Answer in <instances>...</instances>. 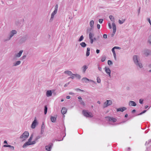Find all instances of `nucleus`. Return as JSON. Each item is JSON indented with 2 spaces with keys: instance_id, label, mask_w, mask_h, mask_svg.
<instances>
[{
  "instance_id": "obj_26",
  "label": "nucleus",
  "mask_w": 151,
  "mask_h": 151,
  "mask_svg": "<svg viewBox=\"0 0 151 151\" xmlns=\"http://www.w3.org/2000/svg\"><path fill=\"white\" fill-rule=\"evenodd\" d=\"M90 49L89 47H88L87 49L86 55L87 57L88 56L90 55Z\"/></svg>"
},
{
  "instance_id": "obj_29",
  "label": "nucleus",
  "mask_w": 151,
  "mask_h": 151,
  "mask_svg": "<svg viewBox=\"0 0 151 151\" xmlns=\"http://www.w3.org/2000/svg\"><path fill=\"white\" fill-rule=\"evenodd\" d=\"M106 59V56L105 55H103L101 57V61L104 62Z\"/></svg>"
},
{
  "instance_id": "obj_46",
  "label": "nucleus",
  "mask_w": 151,
  "mask_h": 151,
  "mask_svg": "<svg viewBox=\"0 0 151 151\" xmlns=\"http://www.w3.org/2000/svg\"><path fill=\"white\" fill-rule=\"evenodd\" d=\"M3 147H12V146L9 145H4L3 146Z\"/></svg>"
},
{
  "instance_id": "obj_52",
  "label": "nucleus",
  "mask_w": 151,
  "mask_h": 151,
  "mask_svg": "<svg viewBox=\"0 0 151 151\" xmlns=\"http://www.w3.org/2000/svg\"><path fill=\"white\" fill-rule=\"evenodd\" d=\"M115 49H120L121 48L119 47L115 46L114 47Z\"/></svg>"
},
{
  "instance_id": "obj_22",
  "label": "nucleus",
  "mask_w": 151,
  "mask_h": 151,
  "mask_svg": "<svg viewBox=\"0 0 151 151\" xmlns=\"http://www.w3.org/2000/svg\"><path fill=\"white\" fill-rule=\"evenodd\" d=\"M67 110L65 107L63 108L61 110V112L62 114H65L67 111Z\"/></svg>"
},
{
  "instance_id": "obj_15",
  "label": "nucleus",
  "mask_w": 151,
  "mask_h": 151,
  "mask_svg": "<svg viewBox=\"0 0 151 151\" xmlns=\"http://www.w3.org/2000/svg\"><path fill=\"white\" fill-rule=\"evenodd\" d=\"M88 68V67L86 65H84L81 68V69L82 70V72L83 73H85L86 69Z\"/></svg>"
},
{
  "instance_id": "obj_11",
  "label": "nucleus",
  "mask_w": 151,
  "mask_h": 151,
  "mask_svg": "<svg viewBox=\"0 0 151 151\" xmlns=\"http://www.w3.org/2000/svg\"><path fill=\"white\" fill-rule=\"evenodd\" d=\"M53 145V144L51 143H49L48 145L45 146V150L48 151H50Z\"/></svg>"
},
{
  "instance_id": "obj_13",
  "label": "nucleus",
  "mask_w": 151,
  "mask_h": 151,
  "mask_svg": "<svg viewBox=\"0 0 151 151\" xmlns=\"http://www.w3.org/2000/svg\"><path fill=\"white\" fill-rule=\"evenodd\" d=\"M21 63V61L20 60H18L15 62L13 64V66H17L19 65Z\"/></svg>"
},
{
  "instance_id": "obj_7",
  "label": "nucleus",
  "mask_w": 151,
  "mask_h": 151,
  "mask_svg": "<svg viewBox=\"0 0 151 151\" xmlns=\"http://www.w3.org/2000/svg\"><path fill=\"white\" fill-rule=\"evenodd\" d=\"M28 36L26 35L23 36L20 39V42L22 43L25 42L28 39Z\"/></svg>"
},
{
  "instance_id": "obj_18",
  "label": "nucleus",
  "mask_w": 151,
  "mask_h": 151,
  "mask_svg": "<svg viewBox=\"0 0 151 151\" xmlns=\"http://www.w3.org/2000/svg\"><path fill=\"white\" fill-rule=\"evenodd\" d=\"M129 106H135L137 104L134 101H131L129 102Z\"/></svg>"
},
{
  "instance_id": "obj_40",
  "label": "nucleus",
  "mask_w": 151,
  "mask_h": 151,
  "mask_svg": "<svg viewBox=\"0 0 151 151\" xmlns=\"http://www.w3.org/2000/svg\"><path fill=\"white\" fill-rule=\"evenodd\" d=\"M108 64L109 65H112L113 64L112 62L110 60L108 61Z\"/></svg>"
},
{
  "instance_id": "obj_1",
  "label": "nucleus",
  "mask_w": 151,
  "mask_h": 151,
  "mask_svg": "<svg viewBox=\"0 0 151 151\" xmlns=\"http://www.w3.org/2000/svg\"><path fill=\"white\" fill-rule=\"evenodd\" d=\"M133 60L135 65L140 68L143 67L142 64L141 63L139 57L137 55H134L133 56Z\"/></svg>"
},
{
  "instance_id": "obj_51",
  "label": "nucleus",
  "mask_w": 151,
  "mask_h": 151,
  "mask_svg": "<svg viewBox=\"0 0 151 151\" xmlns=\"http://www.w3.org/2000/svg\"><path fill=\"white\" fill-rule=\"evenodd\" d=\"M73 75H72L71 76H71L69 78H71L72 79H73L74 78V76H75V74H73Z\"/></svg>"
},
{
  "instance_id": "obj_64",
  "label": "nucleus",
  "mask_w": 151,
  "mask_h": 151,
  "mask_svg": "<svg viewBox=\"0 0 151 151\" xmlns=\"http://www.w3.org/2000/svg\"><path fill=\"white\" fill-rule=\"evenodd\" d=\"M98 69L100 71H101V70H102V68L101 67H98Z\"/></svg>"
},
{
  "instance_id": "obj_44",
  "label": "nucleus",
  "mask_w": 151,
  "mask_h": 151,
  "mask_svg": "<svg viewBox=\"0 0 151 151\" xmlns=\"http://www.w3.org/2000/svg\"><path fill=\"white\" fill-rule=\"evenodd\" d=\"M36 141H35H35H32V142H30L29 143V144H30V145L35 144L36 143Z\"/></svg>"
},
{
  "instance_id": "obj_42",
  "label": "nucleus",
  "mask_w": 151,
  "mask_h": 151,
  "mask_svg": "<svg viewBox=\"0 0 151 151\" xmlns=\"http://www.w3.org/2000/svg\"><path fill=\"white\" fill-rule=\"evenodd\" d=\"M151 42V34L148 37V42Z\"/></svg>"
},
{
  "instance_id": "obj_57",
  "label": "nucleus",
  "mask_w": 151,
  "mask_h": 151,
  "mask_svg": "<svg viewBox=\"0 0 151 151\" xmlns=\"http://www.w3.org/2000/svg\"><path fill=\"white\" fill-rule=\"evenodd\" d=\"M90 42L91 43V44H92L93 43V39H90Z\"/></svg>"
},
{
  "instance_id": "obj_10",
  "label": "nucleus",
  "mask_w": 151,
  "mask_h": 151,
  "mask_svg": "<svg viewBox=\"0 0 151 151\" xmlns=\"http://www.w3.org/2000/svg\"><path fill=\"white\" fill-rule=\"evenodd\" d=\"M37 124V121L36 120V118L35 117V119L34 121L32 122L31 126V127L32 129H34L35 128Z\"/></svg>"
},
{
  "instance_id": "obj_48",
  "label": "nucleus",
  "mask_w": 151,
  "mask_h": 151,
  "mask_svg": "<svg viewBox=\"0 0 151 151\" xmlns=\"http://www.w3.org/2000/svg\"><path fill=\"white\" fill-rule=\"evenodd\" d=\"M26 57V55H23L22 57L20 58V60H23Z\"/></svg>"
},
{
  "instance_id": "obj_56",
  "label": "nucleus",
  "mask_w": 151,
  "mask_h": 151,
  "mask_svg": "<svg viewBox=\"0 0 151 151\" xmlns=\"http://www.w3.org/2000/svg\"><path fill=\"white\" fill-rule=\"evenodd\" d=\"M115 49L113 47L112 49H111V51H112V52H113V53H115V50H114Z\"/></svg>"
},
{
  "instance_id": "obj_12",
  "label": "nucleus",
  "mask_w": 151,
  "mask_h": 151,
  "mask_svg": "<svg viewBox=\"0 0 151 151\" xmlns=\"http://www.w3.org/2000/svg\"><path fill=\"white\" fill-rule=\"evenodd\" d=\"M104 69L106 73L109 75V77H111V70L110 69L106 67H105Z\"/></svg>"
},
{
  "instance_id": "obj_14",
  "label": "nucleus",
  "mask_w": 151,
  "mask_h": 151,
  "mask_svg": "<svg viewBox=\"0 0 151 151\" xmlns=\"http://www.w3.org/2000/svg\"><path fill=\"white\" fill-rule=\"evenodd\" d=\"M58 4H56L55 7V9L53 12L52 13V14L54 15H55L57 13L58 9Z\"/></svg>"
},
{
  "instance_id": "obj_17",
  "label": "nucleus",
  "mask_w": 151,
  "mask_h": 151,
  "mask_svg": "<svg viewBox=\"0 0 151 151\" xmlns=\"http://www.w3.org/2000/svg\"><path fill=\"white\" fill-rule=\"evenodd\" d=\"M126 109H127L125 107H122L121 108L116 109L117 111H120L122 112H123L124 111L126 110Z\"/></svg>"
},
{
  "instance_id": "obj_25",
  "label": "nucleus",
  "mask_w": 151,
  "mask_h": 151,
  "mask_svg": "<svg viewBox=\"0 0 151 151\" xmlns=\"http://www.w3.org/2000/svg\"><path fill=\"white\" fill-rule=\"evenodd\" d=\"M109 18L110 19V20L113 23H114L115 22V19L114 17L111 15H110L109 16Z\"/></svg>"
},
{
  "instance_id": "obj_50",
  "label": "nucleus",
  "mask_w": 151,
  "mask_h": 151,
  "mask_svg": "<svg viewBox=\"0 0 151 151\" xmlns=\"http://www.w3.org/2000/svg\"><path fill=\"white\" fill-rule=\"evenodd\" d=\"M151 140H149L148 141V142H146V143H145V145H147L148 144H149V143L151 142Z\"/></svg>"
},
{
  "instance_id": "obj_49",
  "label": "nucleus",
  "mask_w": 151,
  "mask_h": 151,
  "mask_svg": "<svg viewBox=\"0 0 151 151\" xmlns=\"http://www.w3.org/2000/svg\"><path fill=\"white\" fill-rule=\"evenodd\" d=\"M44 132V129H41V131H40V134H43Z\"/></svg>"
},
{
  "instance_id": "obj_55",
  "label": "nucleus",
  "mask_w": 151,
  "mask_h": 151,
  "mask_svg": "<svg viewBox=\"0 0 151 151\" xmlns=\"http://www.w3.org/2000/svg\"><path fill=\"white\" fill-rule=\"evenodd\" d=\"M103 37L104 38H107V35L106 34H104L103 35Z\"/></svg>"
},
{
  "instance_id": "obj_43",
  "label": "nucleus",
  "mask_w": 151,
  "mask_h": 151,
  "mask_svg": "<svg viewBox=\"0 0 151 151\" xmlns=\"http://www.w3.org/2000/svg\"><path fill=\"white\" fill-rule=\"evenodd\" d=\"M41 129H45V125L43 122L42 124Z\"/></svg>"
},
{
  "instance_id": "obj_38",
  "label": "nucleus",
  "mask_w": 151,
  "mask_h": 151,
  "mask_svg": "<svg viewBox=\"0 0 151 151\" xmlns=\"http://www.w3.org/2000/svg\"><path fill=\"white\" fill-rule=\"evenodd\" d=\"M41 137L42 136L41 135L37 136L35 139V141H37L38 139H40Z\"/></svg>"
},
{
  "instance_id": "obj_19",
  "label": "nucleus",
  "mask_w": 151,
  "mask_h": 151,
  "mask_svg": "<svg viewBox=\"0 0 151 151\" xmlns=\"http://www.w3.org/2000/svg\"><path fill=\"white\" fill-rule=\"evenodd\" d=\"M23 52V50H20L19 53H17V54L15 55V57L17 58L20 57L21 56Z\"/></svg>"
},
{
  "instance_id": "obj_36",
  "label": "nucleus",
  "mask_w": 151,
  "mask_h": 151,
  "mask_svg": "<svg viewBox=\"0 0 151 151\" xmlns=\"http://www.w3.org/2000/svg\"><path fill=\"white\" fill-rule=\"evenodd\" d=\"M125 21V19H123L121 21L120 19L119 20V23L120 24H122L123 23H124Z\"/></svg>"
},
{
  "instance_id": "obj_32",
  "label": "nucleus",
  "mask_w": 151,
  "mask_h": 151,
  "mask_svg": "<svg viewBox=\"0 0 151 151\" xmlns=\"http://www.w3.org/2000/svg\"><path fill=\"white\" fill-rule=\"evenodd\" d=\"M54 15H54L51 14V17L50 20V22H52L53 20V19L54 18Z\"/></svg>"
},
{
  "instance_id": "obj_24",
  "label": "nucleus",
  "mask_w": 151,
  "mask_h": 151,
  "mask_svg": "<svg viewBox=\"0 0 151 151\" xmlns=\"http://www.w3.org/2000/svg\"><path fill=\"white\" fill-rule=\"evenodd\" d=\"M88 80H89V79L86 78H83L81 80L82 81L83 83H87L88 81Z\"/></svg>"
},
{
  "instance_id": "obj_30",
  "label": "nucleus",
  "mask_w": 151,
  "mask_h": 151,
  "mask_svg": "<svg viewBox=\"0 0 151 151\" xmlns=\"http://www.w3.org/2000/svg\"><path fill=\"white\" fill-rule=\"evenodd\" d=\"M93 34L91 33V32H90L89 34V39H93Z\"/></svg>"
},
{
  "instance_id": "obj_6",
  "label": "nucleus",
  "mask_w": 151,
  "mask_h": 151,
  "mask_svg": "<svg viewBox=\"0 0 151 151\" xmlns=\"http://www.w3.org/2000/svg\"><path fill=\"white\" fill-rule=\"evenodd\" d=\"M33 138V134H32L28 140V141L25 142L23 145L22 147L24 148L27 147V146L30 145V144L29 143L31 142V140Z\"/></svg>"
},
{
  "instance_id": "obj_8",
  "label": "nucleus",
  "mask_w": 151,
  "mask_h": 151,
  "mask_svg": "<svg viewBox=\"0 0 151 151\" xmlns=\"http://www.w3.org/2000/svg\"><path fill=\"white\" fill-rule=\"evenodd\" d=\"M94 24V21L93 20H91L90 22V25L91 27V28L89 29H88L87 31V33L88 32H90L91 30H92L93 29V25Z\"/></svg>"
},
{
  "instance_id": "obj_45",
  "label": "nucleus",
  "mask_w": 151,
  "mask_h": 151,
  "mask_svg": "<svg viewBox=\"0 0 151 151\" xmlns=\"http://www.w3.org/2000/svg\"><path fill=\"white\" fill-rule=\"evenodd\" d=\"M146 111H147L146 110H144L143 111L141 112V113H140V114H138V115H142V114H143V113H145Z\"/></svg>"
},
{
  "instance_id": "obj_33",
  "label": "nucleus",
  "mask_w": 151,
  "mask_h": 151,
  "mask_svg": "<svg viewBox=\"0 0 151 151\" xmlns=\"http://www.w3.org/2000/svg\"><path fill=\"white\" fill-rule=\"evenodd\" d=\"M79 102H80V104H81V105L83 106L85 105V103L84 101L82 100V99L79 100Z\"/></svg>"
},
{
  "instance_id": "obj_28",
  "label": "nucleus",
  "mask_w": 151,
  "mask_h": 151,
  "mask_svg": "<svg viewBox=\"0 0 151 151\" xmlns=\"http://www.w3.org/2000/svg\"><path fill=\"white\" fill-rule=\"evenodd\" d=\"M107 102L108 106L111 105L112 104V101L110 100H107Z\"/></svg>"
},
{
  "instance_id": "obj_5",
  "label": "nucleus",
  "mask_w": 151,
  "mask_h": 151,
  "mask_svg": "<svg viewBox=\"0 0 151 151\" xmlns=\"http://www.w3.org/2000/svg\"><path fill=\"white\" fill-rule=\"evenodd\" d=\"M142 53L146 56L151 55V50L148 49H145L142 52Z\"/></svg>"
},
{
  "instance_id": "obj_31",
  "label": "nucleus",
  "mask_w": 151,
  "mask_h": 151,
  "mask_svg": "<svg viewBox=\"0 0 151 151\" xmlns=\"http://www.w3.org/2000/svg\"><path fill=\"white\" fill-rule=\"evenodd\" d=\"M47 106H45L44 108V114H46L47 112Z\"/></svg>"
},
{
  "instance_id": "obj_3",
  "label": "nucleus",
  "mask_w": 151,
  "mask_h": 151,
  "mask_svg": "<svg viewBox=\"0 0 151 151\" xmlns=\"http://www.w3.org/2000/svg\"><path fill=\"white\" fill-rule=\"evenodd\" d=\"M29 134V133L28 132L25 131L20 136V138L22 139V141H24L28 138Z\"/></svg>"
},
{
  "instance_id": "obj_16",
  "label": "nucleus",
  "mask_w": 151,
  "mask_h": 151,
  "mask_svg": "<svg viewBox=\"0 0 151 151\" xmlns=\"http://www.w3.org/2000/svg\"><path fill=\"white\" fill-rule=\"evenodd\" d=\"M113 33H115L116 31V27L114 23H112Z\"/></svg>"
},
{
  "instance_id": "obj_53",
  "label": "nucleus",
  "mask_w": 151,
  "mask_h": 151,
  "mask_svg": "<svg viewBox=\"0 0 151 151\" xmlns=\"http://www.w3.org/2000/svg\"><path fill=\"white\" fill-rule=\"evenodd\" d=\"M113 54L114 58L115 60H116V54L115 52L113 53Z\"/></svg>"
},
{
  "instance_id": "obj_23",
  "label": "nucleus",
  "mask_w": 151,
  "mask_h": 151,
  "mask_svg": "<svg viewBox=\"0 0 151 151\" xmlns=\"http://www.w3.org/2000/svg\"><path fill=\"white\" fill-rule=\"evenodd\" d=\"M51 121L52 122H55L56 120V118L54 116H51L50 117Z\"/></svg>"
},
{
  "instance_id": "obj_39",
  "label": "nucleus",
  "mask_w": 151,
  "mask_h": 151,
  "mask_svg": "<svg viewBox=\"0 0 151 151\" xmlns=\"http://www.w3.org/2000/svg\"><path fill=\"white\" fill-rule=\"evenodd\" d=\"M97 82L98 83H101V80L99 78V77H97Z\"/></svg>"
},
{
  "instance_id": "obj_61",
  "label": "nucleus",
  "mask_w": 151,
  "mask_h": 151,
  "mask_svg": "<svg viewBox=\"0 0 151 151\" xmlns=\"http://www.w3.org/2000/svg\"><path fill=\"white\" fill-rule=\"evenodd\" d=\"M96 52L98 54L100 52V50L98 49H97L96 50Z\"/></svg>"
},
{
  "instance_id": "obj_58",
  "label": "nucleus",
  "mask_w": 151,
  "mask_h": 151,
  "mask_svg": "<svg viewBox=\"0 0 151 151\" xmlns=\"http://www.w3.org/2000/svg\"><path fill=\"white\" fill-rule=\"evenodd\" d=\"M88 81H90V82H93V83H95V81H93V80H89H89H88Z\"/></svg>"
},
{
  "instance_id": "obj_62",
  "label": "nucleus",
  "mask_w": 151,
  "mask_h": 151,
  "mask_svg": "<svg viewBox=\"0 0 151 151\" xmlns=\"http://www.w3.org/2000/svg\"><path fill=\"white\" fill-rule=\"evenodd\" d=\"M69 94L70 95H73L74 94V93H73V92H70L69 93Z\"/></svg>"
},
{
  "instance_id": "obj_21",
  "label": "nucleus",
  "mask_w": 151,
  "mask_h": 151,
  "mask_svg": "<svg viewBox=\"0 0 151 151\" xmlns=\"http://www.w3.org/2000/svg\"><path fill=\"white\" fill-rule=\"evenodd\" d=\"M64 73L68 75L69 76H71L72 75H73L72 73L69 70H66L64 72Z\"/></svg>"
},
{
  "instance_id": "obj_20",
  "label": "nucleus",
  "mask_w": 151,
  "mask_h": 151,
  "mask_svg": "<svg viewBox=\"0 0 151 151\" xmlns=\"http://www.w3.org/2000/svg\"><path fill=\"white\" fill-rule=\"evenodd\" d=\"M52 93L51 90H48L46 92V96L47 97H50L52 96Z\"/></svg>"
},
{
  "instance_id": "obj_37",
  "label": "nucleus",
  "mask_w": 151,
  "mask_h": 151,
  "mask_svg": "<svg viewBox=\"0 0 151 151\" xmlns=\"http://www.w3.org/2000/svg\"><path fill=\"white\" fill-rule=\"evenodd\" d=\"M108 104L107 103V101L106 102L104 103V108H105L108 106Z\"/></svg>"
},
{
  "instance_id": "obj_47",
  "label": "nucleus",
  "mask_w": 151,
  "mask_h": 151,
  "mask_svg": "<svg viewBox=\"0 0 151 151\" xmlns=\"http://www.w3.org/2000/svg\"><path fill=\"white\" fill-rule=\"evenodd\" d=\"M75 90L77 91H81V92H83L84 91L83 90L80 89L79 88L76 89H75Z\"/></svg>"
},
{
  "instance_id": "obj_9",
  "label": "nucleus",
  "mask_w": 151,
  "mask_h": 151,
  "mask_svg": "<svg viewBox=\"0 0 151 151\" xmlns=\"http://www.w3.org/2000/svg\"><path fill=\"white\" fill-rule=\"evenodd\" d=\"M105 118L106 120L109 122L112 121L113 122H115L117 120V119L115 118L109 116L106 117Z\"/></svg>"
},
{
  "instance_id": "obj_59",
  "label": "nucleus",
  "mask_w": 151,
  "mask_h": 151,
  "mask_svg": "<svg viewBox=\"0 0 151 151\" xmlns=\"http://www.w3.org/2000/svg\"><path fill=\"white\" fill-rule=\"evenodd\" d=\"M108 26H109V27L110 29H111V28L112 27H111V25L110 24V23H109L108 24Z\"/></svg>"
},
{
  "instance_id": "obj_60",
  "label": "nucleus",
  "mask_w": 151,
  "mask_h": 151,
  "mask_svg": "<svg viewBox=\"0 0 151 151\" xmlns=\"http://www.w3.org/2000/svg\"><path fill=\"white\" fill-rule=\"evenodd\" d=\"M100 25L99 24H97V27L98 29H99L100 28Z\"/></svg>"
},
{
  "instance_id": "obj_35",
  "label": "nucleus",
  "mask_w": 151,
  "mask_h": 151,
  "mask_svg": "<svg viewBox=\"0 0 151 151\" xmlns=\"http://www.w3.org/2000/svg\"><path fill=\"white\" fill-rule=\"evenodd\" d=\"M75 76L78 78V79H80L81 78V76L77 74H75Z\"/></svg>"
},
{
  "instance_id": "obj_27",
  "label": "nucleus",
  "mask_w": 151,
  "mask_h": 151,
  "mask_svg": "<svg viewBox=\"0 0 151 151\" xmlns=\"http://www.w3.org/2000/svg\"><path fill=\"white\" fill-rule=\"evenodd\" d=\"M80 45L82 47H85L86 46V44L84 42H82L80 44Z\"/></svg>"
},
{
  "instance_id": "obj_54",
  "label": "nucleus",
  "mask_w": 151,
  "mask_h": 151,
  "mask_svg": "<svg viewBox=\"0 0 151 151\" xmlns=\"http://www.w3.org/2000/svg\"><path fill=\"white\" fill-rule=\"evenodd\" d=\"M103 21V19H99V22L100 23H102Z\"/></svg>"
},
{
  "instance_id": "obj_34",
  "label": "nucleus",
  "mask_w": 151,
  "mask_h": 151,
  "mask_svg": "<svg viewBox=\"0 0 151 151\" xmlns=\"http://www.w3.org/2000/svg\"><path fill=\"white\" fill-rule=\"evenodd\" d=\"M83 39H84V37H83V36L82 35L81 36L78 40V41L81 42V41L83 40Z\"/></svg>"
},
{
  "instance_id": "obj_2",
  "label": "nucleus",
  "mask_w": 151,
  "mask_h": 151,
  "mask_svg": "<svg viewBox=\"0 0 151 151\" xmlns=\"http://www.w3.org/2000/svg\"><path fill=\"white\" fill-rule=\"evenodd\" d=\"M17 33V31L15 29H13L11 31L9 34L8 37L4 39V42H6L9 40L11 38L15 35Z\"/></svg>"
},
{
  "instance_id": "obj_4",
  "label": "nucleus",
  "mask_w": 151,
  "mask_h": 151,
  "mask_svg": "<svg viewBox=\"0 0 151 151\" xmlns=\"http://www.w3.org/2000/svg\"><path fill=\"white\" fill-rule=\"evenodd\" d=\"M82 112L83 115L86 117H93L92 114L91 113L87 112L86 110H83Z\"/></svg>"
},
{
  "instance_id": "obj_41",
  "label": "nucleus",
  "mask_w": 151,
  "mask_h": 151,
  "mask_svg": "<svg viewBox=\"0 0 151 151\" xmlns=\"http://www.w3.org/2000/svg\"><path fill=\"white\" fill-rule=\"evenodd\" d=\"M143 99H139V103L140 104H142L143 103Z\"/></svg>"
},
{
  "instance_id": "obj_63",
  "label": "nucleus",
  "mask_w": 151,
  "mask_h": 151,
  "mask_svg": "<svg viewBox=\"0 0 151 151\" xmlns=\"http://www.w3.org/2000/svg\"><path fill=\"white\" fill-rule=\"evenodd\" d=\"M66 98L67 99H69L70 98V96H67L66 97Z\"/></svg>"
}]
</instances>
